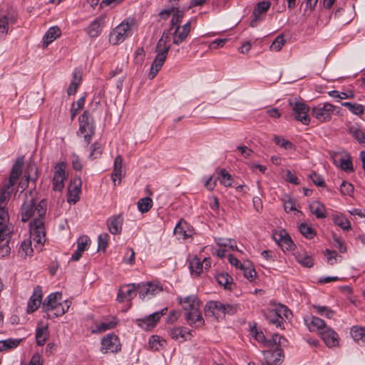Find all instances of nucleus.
<instances>
[{"label": "nucleus", "mask_w": 365, "mask_h": 365, "mask_svg": "<svg viewBox=\"0 0 365 365\" xmlns=\"http://www.w3.org/2000/svg\"><path fill=\"white\" fill-rule=\"evenodd\" d=\"M36 196V191L29 190L25 192L21 217L23 222L32 219L29 225V234L35 242L36 247L40 249L46 240L44 218L47 203L43 200L37 203Z\"/></svg>", "instance_id": "nucleus-1"}, {"label": "nucleus", "mask_w": 365, "mask_h": 365, "mask_svg": "<svg viewBox=\"0 0 365 365\" xmlns=\"http://www.w3.org/2000/svg\"><path fill=\"white\" fill-rule=\"evenodd\" d=\"M238 307L235 304H223L219 301L207 302L205 306V314L213 317L217 320L223 319L226 314L232 315L237 312Z\"/></svg>", "instance_id": "nucleus-2"}, {"label": "nucleus", "mask_w": 365, "mask_h": 365, "mask_svg": "<svg viewBox=\"0 0 365 365\" xmlns=\"http://www.w3.org/2000/svg\"><path fill=\"white\" fill-rule=\"evenodd\" d=\"M136 29V21L134 18H127L118 25L110 33L109 41L113 45H118L131 36Z\"/></svg>", "instance_id": "nucleus-3"}, {"label": "nucleus", "mask_w": 365, "mask_h": 365, "mask_svg": "<svg viewBox=\"0 0 365 365\" xmlns=\"http://www.w3.org/2000/svg\"><path fill=\"white\" fill-rule=\"evenodd\" d=\"M177 300L185 311L187 312H191L190 314H194L198 317L197 322L200 324L202 323V316L200 311L202 303L196 295L191 294L185 297H178Z\"/></svg>", "instance_id": "nucleus-4"}, {"label": "nucleus", "mask_w": 365, "mask_h": 365, "mask_svg": "<svg viewBox=\"0 0 365 365\" xmlns=\"http://www.w3.org/2000/svg\"><path fill=\"white\" fill-rule=\"evenodd\" d=\"M340 108L329 103L319 104L312 108V115L319 122L324 123L331 119L332 115L339 114Z\"/></svg>", "instance_id": "nucleus-5"}, {"label": "nucleus", "mask_w": 365, "mask_h": 365, "mask_svg": "<svg viewBox=\"0 0 365 365\" xmlns=\"http://www.w3.org/2000/svg\"><path fill=\"white\" fill-rule=\"evenodd\" d=\"M94 122L88 111H84L79 117V130L82 134L84 140L88 145L91 140L92 135L94 134Z\"/></svg>", "instance_id": "nucleus-6"}, {"label": "nucleus", "mask_w": 365, "mask_h": 365, "mask_svg": "<svg viewBox=\"0 0 365 365\" xmlns=\"http://www.w3.org/2000/svg\"><path fill=\"white\" fill-rule=\"evenodd\" d=\"M289 104L292 109L294 118L304 125H309L310 123V118L308 115L309 106L297 99L289 100Z\"/></svg>", "instance_id": "nucleus-7"}, {"label": "nucleus", "mask_w": 365, "mask_h": 365, "mask_svg": "<svg viewBox=\"0 0 365 365\" xmlns=\"http://www.w3.org/2000/svg\"><path fill=\"white\" fill-rule=\"evenodd\" d=\"M162 42L163 41H160L158 46H155V52L157 53V55L150 67V71L149 73L150 79H153L156 76L157 73L163 66L167 58L168 51H170V47L160 48Z\"/></svg>", "instance_id": "nucleus-8"}, {"label": "nucleus", "mask_w": 365, "mask_h": 365, "mask_svg": "<svg viewBox=\"0 0 365 365\" xmlns=\"http://www.w3.org/2000/svg\"><path fill=\"white\" fill-rule=\"evenodd\" d=\"M163 291V287L159 282H147L138 284L139 297L143 300L149 299Z\"/></svg>", "instance_id": "nucleus-9"}, {"label": "nucleus", "mask_w": 365, "mask_h": 365, "mask_svg": "<svg viewBox=\"0 0 365 365\" xmlns=\"http://www.w3.org/2000/svg\"><path fill=\"white\" fill-rule=\"evenodd\" d=\"M121 345L118 337L114 334H108L101 340V351L103 354L116 353L120 351Z\"/></svg>", "instance_id": "nucleus-10"}, {"label": "nucleus", "mask_w": 365, "mask_h": 365, "mask_svg": "<svg viewBox=\"0 0 365 365\" xmlns=\"http://www.w3.org/2000/svg\"><path fill=\"white\" fill-rule=\"evenodd\" d=\"M66 168V165L63 162L58 163L56 165L53 178V190L61 192L63 189L64 182L67 179Z\"/></svg>", "instance_id": "nucleus-11"}, {"label": "nucleus", "mask_w": 365, "mask_h": 365, "mask_svg": "<svg viewBox=\"0 0 365 365\" xmlns=\"http://www.w3.org/2000/svg\"><path fill=\"white\" fill-rule=\"evenodd\" d=\"M167 310V308H165L150 314L147 317L138 319L136 320L137 324L143 329L150 330L156 326L161 317L166 314Z\"/></svg>", "instance_id": "nucleus-12"}, {"label": "nucleus", "mask_w": 365, "mask_h": 365, "mask_svg": "<svg viewBox=\"0 0 365 365\" xmlns=\"http://www.w3.org/2000/svg\"><path fill=\"white\" fill-rule=\"evenodd\" d=\"M270 6L271 3L268 1H260L256 5L252 12V19L250 23L251 27H256L259 22L263 20L262 15L269 10Z\"/></svg>", "instance_id": "nucleus-13"}, {"label": "nucleus", "mask_w": 365, "mask_h": 365, "mask_svg": "<svg viewBox=\"0 0 365 365\" xmlns=\"http://www.w3.org/2000/svg\"><path fill=\"white\" fill-rule=\"evenodd\" d=\"M320 337L329 348L336 347L339 344V336L338 334L330 327H327L320 331Z\"/></svg>", "instance_id": "nucleus-14"}, {"label": "nucleus", "mask_w": 365, "mask_h": 365, "mask_svg": "<svg viewBox=\"0 0 365 365\" xmlns=\"http://www.w3.org/2000/svg\"><path fill=\"white\" fill-rule=\"evenodd\" d=\"M267 363L273 365H280L284 360V352L279 346L273 348V350L263 351Z\"/></svg>", "instance_id": "nucleus-15"}, {"label": "nucleus", "mask_w": 365, "mask_h": 365, "mask_svg": "<svg viewBox=\"0 0 365 365\" xmlns=\"http://www.w3.org/2000/svg\"><path fill=\"white\" fill-rule=\"evenodd\" d=\"M81 180L80 178H75L68 185V202L75 204L79 200L81 194Z\"/></svg>", "instance_id": "nucleus-16"}, {"label": "nucleus", "mask_w": 365, "mask_h": 365, "mask_svg": "<svg viewBox=\"0 0 365 365\" xmlns=\"http://www.w3.org/2000/svg\"><path fill=\"white\" fill-rule=\"evenodd\" d=\"M62 301V294L60 292H54L50 294L43 301L42 304V309L46 313V316L51 312L56 306Z\"/></svg>", "instance_id": "nucleus-17"}, {"label": "nucleus", "mask_w": 365, "mask_h": 365, "mask_svg": "<svg viewBox=\"0 0 365 365\" xmlns=\"http://www.w3.org/2000/svg\"><path fill=\"white\" fill-rule=\"evenodd\" d=\"M138 291V284H131L122 286L118 291L117 299L122 302L125 300H130Z\"/></svg>", "instance_id": "nucleus-18"}, {"label": "nucleus", "mask_w": 365, "mask_h": 365, "mask_svg": "<svg viewBox=\"0 0 365 365\" xmlns=\"http://www.w3.org/2000/svg\"><path fill=\"white\" fill-rule=\"evenodd\" d=\"M42 300V291L40 287L34 288L33 294L30 297L27 304V312L33 313L40 306Z\"/></svg>", "instance_id": "nucleus-19"}, {"label": "nucleus", "mask_w": 365, "mask_h": 365, "mask_svg": "<svg viewBox=\"0 0 365 365\" xmlns=\"http://www.w3.org/2000/svg\"><path fill=\"white\" fill-rule=\"evenodd\" d=\"M91 242V240L88 236L80 237L77 241V249L71 255V260L78 261L81 257L83 252L88 249Z\"/></svg>", "instance_id": "nucleus-20"}, {"label": "nucleus", "mask_w": 365, "mask_h": 365, "mask_svg": "<svg viewBox=\"0 0 365 365\" xmlns=\"http://www.w3.org/2000/svg\"><path fill=\"white\" fill-rule=\"evenodd\" d=\"M123 217L121 215H113L108 218L107 226L112 235H118L122 231Z\"/></svg>", "instance_id": "nucleus-21"}, {"label": "nucleus", "mask_w": 365, "mask_h": 365, "mask_svg": "<svg viewBox=\"0 0 365 365\" xmlns=\"http://www.w3.org/2000/svg\"><path fill=\"white\" fill-rule=\"evenodd\" d=\"M304 322L310 331H317L319 334L327 327L324 320L314 316L307 317Z\"/></svg>", "instance_id": "nucleus-22"}, {"label": "nucleus", "mask_w": 365, "mask_h": 365, "mask_svg": "<svg viewBox=\"0 0 365 365\" xmlns=\"http://www.w3.org/2000/svg\"><path fill=\"white\" fill-rule=\"evenodd\" d=\"M9 218L8 212L4 208H0V242L4 241L11 232L8 226Z\"/></svg>", "instance_id": "nucleus-23"}, {"label": "nucleus", "mask_w": 365, "mask_h": 365, "mask_svg": "<svg viewBox=\"0 0 365 365\" xmlns=\"http://www.w3.org/2000/svg\"><path fill=\"white\" fill-rule=\"evenodd\" d=\"M104 19L105 17L99 16L89 24L86 31L90 37L96 38L100 35L103 26Z\"/></svg>", "instance_id": "nucleus-24"}, {"label": "nucleus", "mask_w": 365, "mask_h": 365, "mask_svg": "<svg viewBox=\"0 0 365 365\" xmlns=\"http://www.w3.org/2000/svg\"><path fill=\"white\" fill-rule=\"evenodd\" d=\"M82 81V75L81 71L76 68L73 72V78L67 89L68 96L74 95Z\"/></svg>", "instance_id": "nucleus-25"}, {"label": "nucleus", "mask_w": 365, "mask_h": 365, "mask_svg": "<svg viewBox=\"0 0 365 365\" xmlns=\"http://www.w3.org/2000/svg\"><path fill=\"white\" fill-rule=\"evenodd\" d=\"M169 334L173 339L175 340L181 339L182 341L187 340L191 336L190 331L184 327L172 328L169 331Z\"/></svg>", "instance_id": "nucleus-26"}, {"label": "nucleus", "mask_w": 365, "mask_h": 365, "mask_svg": "<svg viewBox=\"0 0 365 365\" xmlns=\"http://www.w3.org/2000/svg\"><path fill=\"white\" fill-rule=\"evenodd\" d=\"M352 339L359 345H365V327L354 326L350 331Z\"/></svg>", "instance_id": "nucleus-27"}, {"label": "nucleus", "mask_w": 365, "mask_h": 365, "mask_svg": "<svg viewBox=\"0 0 365 365\" xmlns=\"http://www.w3.org/2000/svg\"><path fill=\"white\" fill-rule=\"evenodd\" d=\"M71 304V302L68 300H65L63 304L61 302L55 307L51 312L47 315V317L49 319H53L58 317L64 314L69 309Z\"/></svg>", "instance_id": "nucleus-28"}, {"label": "nucleus", "mask_w": 365, "mask_h": 365, "mask_svg": "<svg viewBox=\"0 0 365 365\" xmlns=\"http://www.w3.org/2000/svg\"><path fill=\"white\" fill-rule=\"evenodd\" d=\"M296 260L302 266L306 267H312L314 264V261L311 255L305 251H297L294 254Z\"/></svg>", "instance_id": "nucleus-29"}, {"label": "nucleus", "mask_w": 365, "mask_h": 365, "mask_svg": "<svg viewBox=\"0 0 365 365\" xmlns=\"http://www.w3.org/2000/svg\"><path fill=\"white\" fill-rule=\"evenodd\" d=\"M32 242H34V247L36 250H37L38 251L41 250L43 245L41 247L40 249H38L37 247H36L35 242H34V240L31 237V235H30L29 239L25 240L21 242L19 250V253L21 255H24L25 257L31 255V254L33 252V248H32V245H31Z\"/></svg>", "instance_id": "nucleus-30"}, {"label": "nucleus", "mask_w": 365, "mask_h": 365, "mask_svg": "<svg viewBox=\"0 0 365 365\" xmlns=\"http://www.w3.org/2000/svg\"><path fill=\"white\" fill-rule=\"evenodd\" d=\"M310 212L316 216L317 218H325L327 211L325 206L319 201H313L309 205Z\"/></svg>", "instance_id": "nucleus-31"}, {"label": "nucleus", "mask_w": 365, "mask_h": 365, "mask_svg": "<svg viewBox=\"0 0 365 365\" xmlns=\"http://www.w3.org/2000/svg\"><path fill=\"white\" fill-rule=\"evenodd\" d=\"M61 34L60 29L56 26L51 27L45 34L43 38V45L46 47L52 43Z\"/></svg>", "instance_id": "nucleus-32"}, {"label": "nucleus", "mask_w": 365, "mask_h": 365, "mask_svg": "<svg viewBox=\"0 0 365 365\" xmlns=\"http://www.w3.org/2000/svg\"><path fill=\"white\" fill-rule=\"evenodd\" d=\"M122 164L123 158L121 155H118L116 156L114 161V168L112 173L111 178L114 185H115L116 180H120L122 177Z\"/></svg>", "instance_id": "nucleus-33"}, {"label": "nucleus", "mask_w": 365, "mask_h": 365, "mask_svg": "<svg viewBox=\"0 0 365 365\" xmlns=\"http://www.w3.org/2000/svg\"><path fill=\"white\" fill-rule=\"evenodd\" d=\"M273 309L274 312H272L271 315L277 314V316H278V317L282 320V324L284 323V320L289 319L292 315L291 311L288 309L287 307L283 304H278Z\"/></svg>", "instance_id": "nucleus-34"}, {"label": "nucleus", "mask_w": 365, "mask_h": 365, "mask_svg": "<svg viewBox=\"0 0 365 365\" xmlns=\"http://www.w3.org/2000/svg\"><path fill=\"white\" fill-rule=\"evenodd\" d=\"M22 163L17 161L13 166L7 185L13 187L21 174Z\"/></svg>", "instance_id": "nucleus-35"}, {"label": "nucleus", "mask_w": 365, "mask_h": 365, "mask_svg": "<svg viewBox=\"0 0 365 365\" xmlns=\"http://www.w3.org/2000/svg\"><path fill=\"white\" fill-rule=\"evenodd\" d=\"M218 180L220 183L225 187H231L235 185L232 175L225 170L221 169L218 173Z\"/></svg>", "instance_id": "nucleus-36"}, {"label": "nucleus", "mask_w": 365, "mask_h": 365, "mask_svg": "<svg viewBox=\"0 0 365 365\" xmlns=\"http://www.w3.org/2000/svg\"><path fill=\"white\" fill-rule=\"evenodd\" d=\"M48 331L47 327H40L36 331V344L38 346H43L48 338Z\"/></svg>", "instance_id": "nucleus-37"}, {"label": "nucleus", "mask_w": 365, "mask_h": 365, "mask_svg": "<svg viewBox=\"0 0 365 365\" xmlns=\"http://www.w3.org/2000/svg\"><path fill=\"white\" fill-rule=\"evenodd\" d=\"M117 322L113 319L109 322H101L96 323L93 333H102L107 330L111 329L115 327Z\"/></svg>", "instance_id": "nucleus-38"}, {"label": "nucleus", "mask_w": 365, "mask_h": 365, "mask_svg": "<svg viewBox=\"0 0 365 365\" xmlns=\"http://www.w3.org/2000/svg\"><path fill=\"white\" fill-rule=\"evenodd\" d=\"M10 24H14V19L9 18L6 15L0 16V36L8 34Z\"/></svg>", "instance_id": "nucleus-39"}, {"label": "nucleus", "mask_w": 365, "mask_h": 365, "mask_svg": "<svg viewBox=\"0 0 365 365\" xmlns=\"http://www.w3.org/2000/svg\"><path fill=\"white\" fill-rule=\"evenodd\" d=\"M21 339H7L0 341V351H4L19 346Z\"/></svg>", "instance_id": "nucleus-40"}, {"label": "nucleus", "mask_w": 365, "mask_h": 365, "mask_svg": "<svg viewBox=\"0 0 365 365\" xmlns=\"http://www.w3.org/2000/svg\"><path fill=\"white\" fill-rule=\"evenodd\" d=\"M349 133L359 143L365 147V133L360 128L356 126H351L349 128Z\"/></svg>", "instance_id": "nucleus-41"}, {"label": "nucleus", "mask_w": 365, "mask_h": 365, "mask_svg": "<svg viewBox=\"0 0 365 365\" xmlns=\"http://www.w3.org/2000/svg\"><path fill=\"white\" fill-rule=\"evenodd\" d=\"M333 221L336 225L341 227L344 230H348L351 227L350 222L347 218L342 215L336 214L333 215Z\"/></svg>", "instance_id": "nucleus-42"}, {"label": "nucleus", "mask_w": 365, "mask_h": 365, "mask_svg": "<svg viewBox=\"0 0 365 365\" xmlns=\"http://www.w3.org/2000/svg\"><path fill=\"white\" fill-rule=\"evenodd\" d=\"M215 242L220 247L227 249V251L237 250L236 242L232 239L217 238Z\"/></svg>", "instance_id": "nucleus-43"}, {"label": "nucleus", "mask_w": 365, "mask_h": 365, "mask_svg": "<svg viewBox=\"0 0 365 365\" xmlns=\"http://www.w3.org/2000/svg\"><path fill=\"white\" fill-rule=\"evenodd\" d=\"M187 36L188 34L181 30L180 26H178L174 29L173 43L175 45H179L186 39Z\"/></svg>", "instance_id": "nucleus-44"}, {"label": "nucleus", "mask_w": 365, "mask_h": 365, "mask_svg": "<svg viewBox=\"0 0 365 365\" xmlns=\"http://www.w3.org/2000/svg\"><path fill=\"white\" fill-rule=\"evenodd\" d=\"M11 187H12L6 185L1 189L0 192V208H4V205L9 201L11 196V192L12 191Z\"/></svg>", "instance_id": "nucleus-45"}, {"label": "nucleus", "mask_w": 365, "mask_h": 365, "mask_svg": "<svg viewBox=\"0 0 365 365\" xmlns=\"http://www.w3.org/2000/svg\"><path fill=\"white\" fill-rule=\"evenodd\" d=\"M153 206L152 199L149 197L141 198L138 202V208L142 213L147 212Z\"/></svg>", "instance_id": "nucleus-46"}, {"label": "nucleus", "mask_w": 365, "mask_h": 365, "mask_svg": "<svg viewBox=\"0 0 365 365\" xmlns=\"http://www.w3.org/2000/svg\"><path fill=\"white\" fill-rule=\"evenodd\" d=\"M190 269L192 274L199 275L203 269V264L197 257L193 258L190 262Z\"/></svg>", "instance_id": "nucleus-47"}, {"label": "nucleus", "mask_w": 365, "mask_h": 365, "mask_svg": "<svg viewBox=\"0 0 365 365\" xmlns=\"http://www.w3.org/2000/svg\"><path fill=\"white\" fill-rule=\"evenodd\" d=\"M313 308L317 314L328 319L332 318L334 315V312L328 307L314 305Z\"/></svg>", "instance_id": "nucleus-48"}, {"label": "nucleus", "mask_w": 365, "mask_h": 365, "mask_svg": "<svg viewBox=\"0 0 365 365\" xmlns=\"http://www.w3.org/2000/svg\"><path fill=\"white\" fill-rule=\"evenodd\" d=\"M341 105L347 108L354 115H361L364 112V108L361 104L344 102Z\"/></svg>", "instance_id": "nucleus-49"}, {"label": "nucleus", "mask_w": 365, "mask_h": 365, "mask_svg": "<svg viewBox=\"0 0 365 365\" xmlns=\"http://www.w3.org/2000/svg\"><path fill=\"white\" fill-rule=\"evenodd\" d=\"M148 344L152 350L158 351L165 344V341L158 336L153 335L149 339Z\"/></svg>", "instance_id": "nucleus-50"}, {"label": "nucleus", "mask_w": 365, "mask_h": 365, "mask_svg": "<svg viewBox=\"0 0 365 365\" xmlns=\"http://www.w3.org/2000/svg\"><path fill=\"white\" fill-rule=\"evenodd\" d=\"M274 312V309H269L267 312H264V317L271 324H275L277 327H282V320L280 319L277 314L271 315Z\"/></svg>", "instance_id": "nucleus-51"}, {"label": "nucleus", "mask_w": 365, "mask_h": 365, "mask_svg": "<svg viewBox=\"0 0 365 365\" xmlns=\"http://www.w3.org/2000/svg\"><path fill=\"white\" fill-rule=\"evenodd\" d=\"M279 245L282 247V249H286L287 250H292L294 246L292 239L287 233L280 235Z\"/></svg>", "instance_id": "nucleus-52"}, {"label": "nucleus", "mask_w": 365, "mask_h": 365, "mask_svg": "<svg viewBox=\"0 0 365 365\" xmlns=\"http://www.w3.org/2000/svg\"><path fill=\"white\" fill-rule=\"evenodd\" d=\"M85 97H81L76 103H73L71 108V120H73L78 113V110H81L85 104Z\"/></svg>", "instance_id": "nucleus-53"}, {"label": "nucleus", "mask_w": 365, "mask_h": 365, "mask_svg": "<svg viewBox=\"0 0 365 365\" xmlns=\"http://www.w3.org/2000/svg\"><path fill=\"white\" fill-rule=\"evenodd\" d=\"M299 230L302 235L307 239H312L315 236V232L314 229L306 223L300 224Z\"/></svg>", "instance_id": "nucleus-54"}, {"label": "nucleus", "mask_w": 365, "mask_h": 365, "mask_svg": "<svg viewBox=\"0 0 365 365\" xmlns=\"http://www.w3.org/2000/svg\"><path fill=\"white\" fill-rule=\"evenodd\" d=\"M176 9V13L174 14L170 20V30H173L178 26H180V24L181 23L183 18V12L180 11L178 9Z\"/></svg>", "instance_id": "nucleus-55"}, {"label": "nucleus", "mask_w": 365, "mask_h": 365, "mask_svg": "<svg viewBox=\"0 0 365 365\" xmlns=\"http://www.w3.org/2000/svg\"><path fill=\"white\" fill-rule=\"evenodd\" d=\"M186 225V222L182 221L179 222L174 229V233L176 235L182 237L184 239L190 236V234L187 233V231L185 230V227Z\"/></svg>", "instance_id": "nucleus-56"}, {"label": "nucleus", "mask_w": 365, "mask_h": 365, "mask_svg": "<svg viewBox=\"0 0 365 365\" xmlns=\"http://www.w3.org/2000/svg\"><path fill=\"white\" fill-rule=\"evenodd\" d=\"M274 140L276 144L279 145L280 147L286 150H291L293 148V144L290 141L283 138L282 137L276 135L274 138Z\"/></svg>", "instance_id": "nucleus-57"}, {"label": "nucleus", "mask_w": 365, "mask_h": 365, "mask_svg": "<svg viewBox=\"0 0 365 365\" xmlns=\"http://www.w3.org/2000/svg\"><path fill=\"white\" fill-rule=\"evenodd\" d=\"M329 95L334 98H338V99H348V98H354V94L352 92L339 93L337 91H331L329 92Z\"/></svg>", "instance_id": "nucleus-58"}, {"label": "nucleus", "mask_w": 365, "mask_h": 365, "mask_svg": "<svg viewBox=\"0 0 365 365\" xmlns=\"http://www.w3.org/2000/svg\"><path fill=\"white\" fill-rule=\"evenodd\" d=\"M191 314V312H186V314H185V319H186L187 323L190 326L196 327V328H198V327H202L204 324L205 321H204L203 318H202V323L200 324L197 322V319L198 317L195 316L194 314Z\"/></svg>", "instance_id": "nucleus-59"}, {"label": "nucleus", "mask_w": 365, "mask_h": 365, "mask_svg": "<svg viewBox=\"0 0 365 365\" xmlns=\"http://www.w3.org/2000/svg\"><path fill=\"white\" fill-rule=\"evenodd\" d=\"M285 43V40L282 36H278L270 46V49L274 51H279Z\"/></svg>", "instance_id": "nucleus-60"}, {"label": "nucleus", "mask_w": 365, "mask_h": 365, "mask_svg": "<svg viewBox=\"0 0 365 365\" xmlns=\"http://www.w3.org/2000/svg\"><path fill=\"white\" fill-rule=\"evenodd\" d=\"M340 168L346 172L353 170V165L351 159L348 157L346 158H341L339 159Z\"/></svg>", "instance_id": "nucleus-61"}, {"label": "nucleus", "mask_w": 365, "mask_h": 365, "mask_svg": "<svg viewBox=\"0 0 365 365\" xmlns=\"http://www.w3.org/2000/svg\"><path fill=\"white\" fill-rule=\"evenodd\" d=\"M109 235L107 233H102L99 235L98 237V249H101L105 251L108 247V242L109 240Z\"/></svg>", "instance_id": "nucleus-62"}, {"label": "nucleus", "mask_w": 365, "mask_h": 365, "mask_svg": "<svg viewBox=\"0 0 365 365\" xmlns=\"http://www.w3.org/2000/svg\"><path fill=\"white\" fill-rule=\"evenodd\" d=\"M102 153V148L100 144L95 143L91 147L89 157L92 159L97 158Z\"/></svg>", "instance_id": "nucleus-63"}, {"label": "nucleus", "mask_w": 365, "mask_h": 365, "mask_svg": "<svg viewBox=\"0 0 365 365\" xmlns=\"http://www.w3.org/2000/svg\"><path fill=\"white\" fill-rule=\"evenodd\" d=\"M340 190L343 195H351L354 192V186L346 181H343L340 185Z\"/></svg>", "instance_id": "nucleus-64"}]
</instances>
